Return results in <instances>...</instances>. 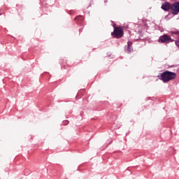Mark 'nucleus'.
Listing matches in <instances>:
<instances>
[{
	"mask_svg": "<svg viewBox=\"0 0 179 179\" xmlns=\"http://www.w3.org/2000/svg\"><path fill=\"white\" fill-rule=\"evenodd\" d=\"M162 9L166 11H169L170 9H171V6H170L169 3H165L162 4Z\"/></svg>",
	"mask_w": 179,
	"mask_h": 179,
	"instance_id": "obj_6",
	"label": "nucleus"
},
{
	"mask_svg": "<svg viewBox=\"0 0 179 179\" xmlns=\"http://www.w3.org/2000/svg\"><path fill=\"white\" fill-rule=\"evenodd\" d=\"M126 52H132L134 51V49H132V42L128 41L127 42V46L125 48Z\"/></svg>",
	"mask_w": 179,
	"mask_h": 179,
	"instance_id": "obj_5",
	"label": "nucleus"
},
{
	"mask_svg": "<svg viewBox=\"0 0 179 179\" xmlns=\"http://www.w3.org/2000/svg\"><path fill=\"white\" fill-rule=\"evenodd\" d=\"M113 33L116 38H121V37L124 36V32L122 31V29L120 27L115 28Z\"/></svg>",
	"mask_w": 179,
	"mask_h": 179,
	"instance_id": "obj_3",
	"label": "nucleus"
},
{
	"mask_svg": "<svg viewBox=\"0 0 179 179\" xmlns=\"http://www.w3.org/2000/svg\"><path fill=\"white\" fill-rule=\"evenodd\" d=\"M171 34H172V36H174V37H176V38H178V37H179V31H171Z\"/></svg>",
	"mask_w": 179,
	"mask_h": 179,
	"instance_id": "obj_7",
	"label": "nucleus"
},
{
	"mask_svg": "<svg viewBox=\"0 0 179 179\" xmlns=\"http://www.w3.org/2000/svg\"><path fill=\"white\" fill-rule=\"evenodd\" d=\"M64 124H68V121H64Z\"/></svg>",
	"mask_w": 179,
	"mask_h": 179,
	"instance_id": "obj_8",
	"label": "nucleus"
},
{
	"mask_svg": "<svg viewBox=\"0 0 179 179\" xmlns=\"http://www.w3.org/2000/svg\"><path fill=\"white\" fill-rule=\"evenodd\" d=\"M158 41L159 43H172V41H174V40L171 39V38L168 35H164L159 37Z\"/></svg>",
	"mask_w": 179,
	"mask_h": 179,
	"instance_id": "obj_2",
	"label": "nucleus"
},
{
	"mask_svg": "<svg viewBox=\"0 0 179 179\" xmlns=\"http://www.w3.org/2000/svg\"><path fill=\"white\" fill-rule=\"evenodd\" d=\"M176 73H173L171 71H164L161 73L159 79H162L164 83L167 82H170V80H173V79H176Z\"/></svg>",
	"mask_w": 179,
	"mask_h": 179,
	"instance_id": "obj_1",
	"label": "nucleus"
},
{
	"mask_svg": "<svg viewBox=\"0 0 179 179\" xmlns=\"http://www.w3.org/2000/svg\"><path fill=\"white\" fill-rule=\"evenodd\" d=\"M171 9L172 10V13H173V15H178L179 13V2L173 3L171 6Z\"/></svg>",
	"mask_w": 179,
	"mask_h": 179,
	"instance_id": "obj_4",
	"label": "nucleus"
}]
</instances>
